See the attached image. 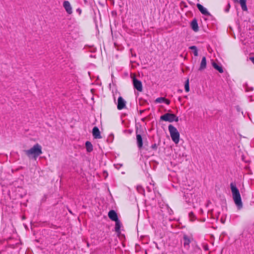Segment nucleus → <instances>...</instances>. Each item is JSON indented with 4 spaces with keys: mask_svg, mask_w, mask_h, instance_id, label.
<instances>
[{
    "mask_svg": "<svg viewBox=\"0 0 254 254\" xmlns=\"http://www.w3.org/2000/svg\"><path fill=\"white\" fill-rule=\"evenodd\" d=\"M191 242L190 238L186 234L183 236V245L187 248H190V244Z\"/></svg>",
    "mask_w": 254,
    "mask_h": 254,
    "instance_id": "f8f14e48",
    "label": "nucleus"
},
{
    "mask_svg": "<svg viewBox=\"0 0 254 254\" xmlns=\"http://www.w3.org/2000/svg\"><path fill=\"white\" fill-rule=\"evenodd\" d=\"M190 26L191 29L194 32H197L199 30V27L198 26L197 21L196 19L194 18L190 23Z\"/></svg>",
    "mask_w": 254,
    "mask_h": 254,
    "instance_id": "4468645a",
    "label": "nucleus"
},
{
    "mask_svg": "<svg viewBox=\"0 0 254 254\" xmlns=\"http://www.w3.org/2000/svg\"><path fill=\"white\" fill-rule=\"evenodd\" d=\"M25 152L28 157L36 159L42 154V147L38 143H36L30 149L25 150Z\"/></svg>",
    "mask_w": 254,
    "mask_h": 254,
    "instance_id": "f03ea898",
    "label": "nucleus"
},
{
    "mask_svg": "<svg viewBox=\"0 0 254 254\" xmlns=\"http://www.w3.org/2000/svg\"><path fill=\"white\" fill-rule=\"evenodd\" d=\"M212 65L215 69L218 71L220 73H223L224 72L223 68L220 64H218L212 61Z\"/></svg>",
    "mask_w": 254,
    "mask_h": 254,
    "instance_id": "ddd939ff",
    "label": "nucleus"
},
{
    "mask_svg": "<svg viewBox=\"0 0 254 254\" xmlns=\"http://www.w3.org/2000/svg\"><path fill=\"white\" fill-rule=\"evenodd\" d=\"M206 59L205 57H202L200 66L199 67L198 70L200 71H201L205 68H206Z\"/></svg>",
    "mask_w": 254,
    "mask_h": 254,
    "instance_id": "dca6fc26",
    "label": "nucleus"
},
{
    "mask_svg": "<svg viewBox=\"0 0 254 254\" xmlns=\"http://www.w3.org/2000/svg\"><path fill=\"white\" fill-rule=\"evenodd\" d=\"M247 0H239L242 9L243 11H247L248 8L246 5Z\"/></svg>",
    "mask_w": 254,
    "mask_h": 254,
    "instance_id": "a211bd4d",
    "label": "nucleus"
},
{
    "mask_svg": "<svg viewBox=\"0 0 254 254\" xmlns=\"http://www.w3.org/2000/svg\"><path fill=\"white\" fill-rule=\"evenodd\" d=\"M173 115L169 113H166L160 117V120L172 123L173 122Z\"/></svg>",
    "mask_w": 254,
    "mask_h": 254,
    "instance_id": "423d86ee",
    "label": "nucleus"
},
{
    "mask_svg": "<svg viewBox=\"0 0 254 254\" xmlns=\"http://www.w3.org/2000/svg\"><path fill=\"white\" fill-rule=\"evenodd\" d=\"M196 6L199 11L203 14L206 16H211V14L208 11L207 9L205 8L200 3H197Z\"/></svg>",
    "mask_w": 254,
    "mask_h": 254,
    "instance_id": "6e6552de",
    "label": "nucleus"
},
{
    "mask_svg": "<svg viewBox=\"0 0 254 254\" xmlns=\"http://www.w3.org/2000/svg\"><path fill=\"white\" fill-rule=\"evenodd\" d=\"M253 90V88H251L249 91H252Z\"/></svg>",
    "mask_w": 254,
    "mask_h": 254,
    "instance_id": "473e14b6",
    "label": "nucleus"
},
{
    "mask_svg": "<svg viewBox=\"0 0 254 254\" xmlns=\"http://www.w3.org/2000/svg\"><path fill=\"white\" fill-rule=\"evenodd\" d=\"M168 129L172 140L176 143H179L180 140V133L177 128L172 125H169Z\"/></svg>",
    "mask_w": 254,
    "mask_h": 254,
    "instance_id": "7ed1b4c3",
    "label": "nucleus"
},
{
    "mask_svg": "<svg viewBox=\"0 0 254 254\" xmlns=\"http://www.w3.org/2000/svg\"><path fill=\"white\" fill-rule=\"evenodd\" d=\"M76 12H77L79 14H80L81 13L82 10L80 8H78L76 9Z\"/></svg>",
    "mask_w": 254,
    "mask_h": 254,
    "instance_id": "cd10ccee",
    "label": "nucleus"
},
{
    "mask_svg": "<svg viewBox=\"0 0 254 254\" xmlns=\"http://www.w3.org/2000/svg\"><path fill=\"white\" fill-rule=\"evenodd\" d=\"M143 110H142V111H140V114H141V113H143Z\"/></svg>",
    "mask_w": 254,
    "mask_h": 254,
    "instance_id": "7c9ffc66",
    "label": "nucleus"
},
{
    "mask_svg": "<svg viewBox=\"0 0 254 254\" xmlns=\"http://www.w3.org/2000/svg\"><path fill=\"white\" fill-rule=\"evenodd\" d=\"M164 100L165 97H159L155 100V103H164Z\"/></svg>",
    "mask_w": 254,
    "mask_h": 254,
    "instance_id": "412c9836",
    "label": "nucleus"
},
{
    "mask_svg": "<svg viewBox=\"0 0 254 254\" xmlns=\"http://www.w3.org/2000/svg\"><path fill=\"white\" fill-rule=\"evenodd\" d=\"M132 81L134 88L137 91L141 92L143 90L141 81L137 79L135 77L133 78Z\"/></svg>",
    "mask_w": 254,
    "mask_h": 254,
    "instance_id": "39448f33",
    "label": "nucleus"
},
{
    "mask_svg": "<svg viewBox=\"0 0 254 254\" xmlns=\"http://www.w3.org/2000/svg\"><path fill=\"white\" fill-rule=\"evenodd\" d=\"M109 218L113 221L119 220L118 214L114 210H111L108 214Z\"/></svg>",
    "mask_w": 254,
    "mask_h": 254,
    "instance_id": "9d476101",
    "label": "nucleus"
},
{
    "mask_svg": "<svg viewBox=\"0 0 254 254\" xmlns=\"http://www.w3.org/2000/svg\"><path fill=\"white\" fill-rule=\"evenodd\" d=\"M164 103H166L167 105H169L170 104V101L165 98Z\"/></svg>",
    "mask_w": 254,
    "mask_h": 254,
    "instance_id": "bb28decb",
    "label": "nucleus"
},
{
    "mask_svg": "<svg viewBox=\"0 0 254 254\" xmlns=\"http://www.w3.org/2000/svg\"><path fill=\"white\" fill-rule=\"evenodd\" d=\"M185 91L187 92H189L190 91V86H189V79H188L185 82Z\"/></svg>",
    "mask_w": 254,
    "mask_h": 254,
    "instance_id": "aec40b11",
    "label": "nucleus"
},
{
    "mask_svg": "<svg viewBox=\"0 0 254 254\" xmlns=\"http://www.w3.org/2000/svg\"><path fill=\"white\" fill-rule=\"evenodd\" d=\"M143 131L142 128L138 129L137 128L135 130L136 137V144L137 147L139 149H141L143 148V139L141 133Z\"/></svg>",
    "mask_w": 254,
    "mask_h": 254,
    "instance_id": "20e7f679",
    "label": "nucleus"
},
{
    "mask_svg": "<svg viewBox=\"0 0 254 254\" xmlns=\"http://www.w3.org/2000/svg\"><path fill=\"white\" fill-rule=\"evenodd\" d=\"M190 49H191L193 51V53L194 56H198V50L197 49V47L195 46H192L190 47Z\"/></svg>",
    "mask_w": 254,
    "mask_h": 254,
    "instance_id": "6ab92c4d",
    "label": "nucleus"
},
{
    "mask_svg": "<svg viewBox=\"0 0 254 254\" xmlns=\"http://www.w3.org/2000/svg\"><path fill=\"white\" fill-rule=\"evenodd\" d=\"M234 1L236 2H238V1L237 0H234Z\"/></svg>",
    "mask_w": 254,
    "mask_h": 254,
    "instance_id": "72a5a7b5",
    "label": "nucleus"
},
{
    "mask_svg": "<svg viewBox=\"0 0 254 254\" xmlns=\"http://www.w3.org/2000/svg\"><path fill=\"white\" fill-rule=\"evenodd\" d=\"M198 1H199V0H197Z\"/></svg>",
    "mask_w": 254,
    "mask_h": 254,
    "instance_id": "f704fd0d",
    "label": "nucleus"
},
{
    "mask_svg": "<svg viewBox=\"0 0 254 254\" xmlns=\"http://www.w3.org/2000/svg\"><path fill=\"white\" fill-rule=\"evenodd\" d=\"M189 215L191 220H193V219L195 218V215L192 212H190Z\"/></svg>",
    "mask_w": 254,
    "mask_h": 254,
    "instance_id": "b1692460",
    "label": "nucleus"
},
{
    "mask_svg": "<svg viewBox=\"0 0 254 254\" xmlns=\"http://www.w3.org/2000/svg\"><path fill=\"white\" fill-rule=\"evenodd\" d=\"M175 121V122H178L179 121V117H177L176 115L174 114L173 115V122Z\"/></svg>",
    "mask_w": 254,
    "mask_h": 254,
    "instance_id": "a878e982",
    "label": "nucleus"
},
{
    "mask_svg": "<svg viewBox=\"0 0 254 254\" xmlns=\"http://www.w3.org/2000/svg\"><path fill=\"white\" fill-rule=\"evenodd\" d=\"M85 147L87 152H91L93 151V145L90 141H87L85 142Z\"/></svg>",
    "mask_w": 254,
    "mask_h": 254,
    "instance_id": "f3484780",
    "label": "nucleus"
},
{
    "mask_svg": "<svg viewBox=\"0 0 254 254\" xmlns=\"http://www.w3.org/2000/svg\"><path fill=\"white\" fill-rule=\"evenodd\" d=\"M231 5L230 3H228L226 6V8L225 9V11L226 12H228L229 11Z\"/></svg>",
    "mask_w": 254,
    "mask_h": 254,
    "instance_id": "393cba45",
    "label": "nucleus"
},
{
    "mask_svg": "<svg viewBox=\"0 0 254 254\" xmlns=\"http://www.w3.org/2000/svg\"><path fill=\"white\" fill-rule=\"evenodd\" d=\"M136 189L140 193H143L144 192V190L141 186H138Z\"/></svg>",
    "mask_w": 254,
    "mask_h": 254,
    "instance_id": "4be33fe9",
    "label": "nucleus"
},
{
    "mask_svg": "<svg viewBox=\"0 0 254 254\" xmlns=\"http://www.w3.org/2000/svg\"><path fill=\"white\" fill-rule=\"evenodd\" d=\"M92 134L94 138L95 139H99L102 138V136L100 134V131L97 127H94L93 128Z\"/></svg>",
    "mask_w": 254,
    "mask_h": 254,
    "instance_id": "9b49d317",
    "label": "nucleus"
},
{
    "mask_svg": "<svg viewBox=\"0 0 254 254\" xmlns=\"http://www.w3.org/2000/svg\"><path fill=\"white\" fill-rule=\"evenodd\" d=\"M204 249H205V250H206V251L208 250V247H207V246H206V247L204 248Z\"/></svg>",
    "mask_w": 254,
    "mask_h": 254,
    "instance_id": "c756f323",
    "label": "nucleus"
},
{
    "mask_svg": "<svg viewBox=\"0 0 254 254\" xmlns=\"http://www.w3.org/2000/svg\"><path fill=\"white\" fill-rule=\"evenodd\" d=\"M126 102L122 97L120 96L118 99L117 108L119 110H121L125 108Z\"/></svg>",
    "mask_w": 254,
    "mask_h": 254,
    "instance_id": "0eeeda50",
    "label": "nucleus"
},
{
    "mask_svg": "<svg viewBox=\"0 0 254 254\" xmlns=\"http://www.w3.org/2000/svg\"><path fill=\"white\" fill-rule=\"evenodd\" d=\"M250 59L251 61L253 62V63L254 64V57H251Z\"/></svg>",
    "mask_w": 254,
    "mask_h": 254,
    "instance_id": "c85d7f7f",
    "label": "nucleus"
},
{
    "mask_svg": "<svg viewBox=\"0 0 254 254\" xmlns=\"http://www.w3.org/2000/svg\"><path fill=\"white\" fill-rule=\"evenodd\" d=\"M230 188L232 193V196L234 201L238 209H241L243 207V203L239 190L235 185L231 183Z\"/></svg>",
    "mask_w": 254,
    "mask_h": 254,
    "instance_id": "f257e3e1",
    "label": "nucleus"
},
{
    "mask_svg": "<svg viewBox=\"0 0 254 254\" xmlns=\"http://www.w3.org/2000/svg\"><path fill=\"white\" fill-rule=\"evenodd\" d=\"M115 222V231L119 234L121 233V228L122 226V223L120 220L119 219L116 220Z\"/></svg>",
    "mask_w": 254,
    "mask_h": 254,
    "instance_id": "2eb2a0df",
    "label": "nucleus"
},
{
    "mask_svg": "<svg viewBox=\"0 0 254 254\" xmlns=\"http://www.w3.org/2000/svg\"><path fill=\"white\" fill-rule=\"evenodd\" d=\"M221 222L222 223H224V221H223V220H221Z\"/></svg>",
    "mask_w": 254,
    "mask_h": 254,
    "instance_id": "2f4dec72",
    "label": "nucleus"
},
{
    "mask_svg": "<svg viewBox=\"0 0 254 254\" xmlns=\"http://www.w3.org/2000/svg\"><path fill=\"white\" fill-rule=\"evenodd\" d=\"M158 144L154 143L151 146V148L153 150H156L158 147Z\"/></svg>",
    "mask_w": 254,
    "mask_h": 254,
    "instance_id": "5701e85b",
    "label": "nucleus"
},
{
    "mask_svg": "<svg viewBox=\"0 0 254 254\" xmlns=\"http://www.w3.org/2000/svg\"><path fill=\"white\" fill-rule=\"evenodd\" d=\"M63 7L68 14H71L72 13V7L68 1L65 0L64 1Z\"/></svg>",
    "mask_w": 254,
    "mask_h": 254,
    "instance_id": "1a4fd4ad",
    "label": "nucleus"
}]
</instances>
